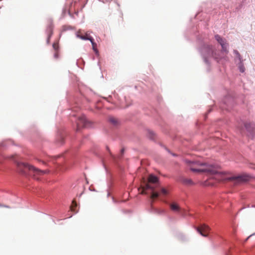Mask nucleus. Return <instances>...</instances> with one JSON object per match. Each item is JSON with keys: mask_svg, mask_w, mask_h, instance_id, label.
<instances>
[{"mask_svg": "<svg viewBox=\"0 0 255 255\" xmlns=\"http://www.w3.org/2000/svg\"><path fill=\"white\" fill-rule=\"evenodd\" d=\"M191 163L190 170L194 172H207L211 174H216L218 177H221L222 180H228L234 181L235 183H239L242 182H246L249 180V176L241 175L237 176H232L228 178L224 177V175L218 172L217 169L213 166L207 165L205 163H201L199 162H189Z\"/></svg>", "mask_w": 255, "mask_h": 255, "instance_id": "nucleus-1", "label": "nucleus"}, {"mask_svg": "<svg viewBox=\"0 0 255 255\" xmlns=\"http://www.w3.org/2000/svg\"><path fill=\"white\" fill-rule=\"evenodd\" d=\"M16 164L19 172L25 173L28 170L29 171L30 175L36 180H39L41 176L49 172L48 170H40L27 163L17 162Z\"/></svg>", "mask_w": 255, "mask_h": 255, "instance_id": "nucleus-2", "label": "nucleus"}, {"mask_svg": "<svg viewBox=\"0 0 255 255\" xmlns=\"http://www.w3.org/2000/svg\"><path fill=\"white\" fill-rule=\"evenodd\" d=\"M202 52L206 62H207V58L213 57L215 59L219 58L216 54V51H215L214 47L212 45H208L205 47L203 49Z\"/></svg>", "mask_w": 255, "mask_h": 255, "instance_id": "nucleus-3", "label": "nucleus"}, {"mask_svg": "<svg viewBox=\"0 0 255 255\" xmlns=\"http://www.w3.org/2000/svg\"><path fill=\"white\" fill-rule=\"evenodd\" d=\"M148 183L145 184L144 186H143L142 190L141 192V194H146L147 193L146 192V191L147 190L150 189L151 191L154 190L155 187L152 185L151 184H155L158 182V178L155 176L150 175L148 177Z\"/></svg>", "mask_w": 255, "mask_h": 255, "instance_id": "nucleus-4", "label": "nucleus"}, {"mask_svg": "<svg viewBox=\"0 0 255 255\" xmlns=\"http://www.w3.org/2000/svg\"><path fill=\"white\" fill-rule=\"evenodd\" d=\"M76 35L78 38H79L82 40H90L92 43L93 49L96 52V53H98V50L96 48L97 44L94 42V40L93 38L90 35L89 33H88V32H86L85 34H84V33H83V32L79 30L77 32Z\"/></svg>", "mask_w": 255, "mask_h": 255, "instance_id": "nucleus-5", "label": "nucleus"}, {"mask_svg": "<svg viewBox=\"0 0 255 255\" xmlns=\"http://www.w3.org/2000/svg\"><path fill=\"white\" fill-rule=\"evenodd\" d=\"M196 229L202 236L205 237H208L210 231V227L206 224H202L200 226L196 227Z\"/></svg>", "mask_w": 255, "mask_h": 255, "instance_id": "nucleus-6", "label": "nucleus"}, {"mask_svg": "<svg viewBox=\"0 0 255 255\" xmlns=\"http://www.w3.org/2000/svg\"><path fill=\"white\" fill-rule=\"evenodd\" d=\"M215 38L216 40L218 42V43L221 45L222 51L225 53H227L228 52V44L227 43L226 39L222 38L218 34L215 36Z\"/></svg>", "mask_w": 255, "mask_h": 255, "instance_id": "nucleus-7", "label": "nucleus"}, {"mask_svg": "<svg viewBox=\"0 0 255 255\" xmlns=\"http://www.w3.org/2000/svg\"><path fill=\"white\" fill-rule=\"evenodd\" d=\"M53 24L52 20L50 19L47 20V28H46V32L48 35L47 38V42H49V39L53 34Z\"/></svg>", "mask_w": 255, "mask_h": 255, "instance_id": "nucleus-8", "label": "nucleus"}, {"mask_svg": "<svg viewBox=\"0 0 255 255\" xmlns=\"http://www.w3.org/2000/svg\"><path fill=\"white\" fill-rule=\"evenodd\" d=\"M87 120L85 116L80 117L77 122V129H79L81 127L86 126Z\"/></svg>", "mask_w": 255, "mask_h": 255, "instance_id": "nucleus-9", "label": "nucleus"}, {"mask_svg": "<svg viewBox=\"0 0 255 255\" xmlns=\"http://www.w3.org/2000/svg\"><path fill=\"white\" fill-rule=\"evenodd\" d=\"M180 182L186 186H191L194 184V183L191 179L186 178L184 177H182L180 179Z\"/></svg>", "mask_w": 255, "mask_h": 255, "instance_id": "nucleus-10", "label": "nucleus"}, {"mask_svg": "<svg viewBox=\"0 0 255 255\" xmlns=\"http://www.w3.org/2000/svg\"><path fill=\"white\" fill-rule=\"evenodd\" d=\"M109 121L112 125L114 126H117L120 124V120L114 117H110L109 118Z\"/></svg>", "mask_w": 255, "mask_h": 255, "instance_id": "nucleus-11", "label": "nucleus"}, {"mask_svg": "<svg viewBox=\"0 0 255 255\" xmlns=\"http://www.w3.org/2000/svg\"><path fill=\"white\" fill-rule=\"evenodd\" d=\"M170 207L172 211L174 212H179L180 208L178 204L173 203L170 204Z\"/></svg>", "mask_w": 255, "mask_h": 255, "instance_id": "nucleus-12", "label": "nucleus"}, {"mask_svg": "<svg viewBox=\"0 0 255 255\" xmlns=\"http://www.w3.org/2000/svg\"><path fill=\"white\" fill-rule=\"evenodd\" d=\"M245 128L249 131L251 132V128H254L252 127V125L249 123H246L245 124Z\"/></svg>", "mask_w": 255, "mask_h": 255, "instance_id": "nucleus-13", "label": "nucleus"}, {"mask_svg": "<svg viewBox=\"0 0 255 255\" xmlns=\"http://www.w3.org/2000/svg\"><path fill=\"white\" fill-rule=\"evenodd\" d=\"M159 193L158 192H154V190L152 191V194L151 195L150 198L151 199L156 198L159 196Z\"/></svg>", "mask_w": 255, "mask_h": 255, "instance_id": "nucleus-14", "label": "nucleus"}, {"mask_svg": "<svg viewBox=\"0 0 255 255\" xmlns=\"http://www.w3.org/2000/svg\"><path fill=\"white\" fill-rule=\"evenodd\" d=\"M77 206L76 202L75 201H73L72 202V205L71 206V209L73 211H75V208Z\"/></svg>", "mask_w": 255, "mask_h": 255, "instance_id": "nucleus-15", "label": "nucleus"}, {"mask_svg": "<svg viewBox=\"0 0 255 255\" xmlns=\"http://www.w3.org/2000/svg\"><path fill=\"white\" fill-rule=\"evenodd\" d=\"M161 193L163 195H166L168 194V191L166 189L162 188L161 189Z\"/></svg>", "mask_w": 255, "mask_h": 255, "instance_id": "nucleus-16", "label": "nucleus"}, {"mask_svg": "<svg viewBox=\"0 0 255 255\" xmlns=\"http://www.w3.org/2000/svg\"><path fill=\"white\" fill-rule=\"evenodd\" d=\"M53 48L55 51H58V43L55 42L53 44Z\"/></svg>", "mask_w": 255, "mask_h": 255, "instance_id": "nucleus-17", "label": "nucleus"}, {"mask_svg": "<svg viewBox=\"0 0 255 255\" xmlns=\"http://www.w3.org/2000/svg\"><path fill=\"white\" fill-rule=\"evenodd\" d=\"M239 69H240V72H241L242 73L244 72L245 71V68L242 64H241L239 66Z\"/></svg>", "mask_w": 255, "mask_h": 255, "instance_id": "nucleus-18", "label": "nucleus"}, {"mask_svg": "<svg viewBox=\"0 0 255 255\" xmlns=\"http://www.w3.org/2000/svg\"><path fill=\"white\" fill-rule=\"evenodd\" d=\"M54 57L56 58H57L58 57V51H55V53L54 54Z\"/></svg>", "mask_w": 255, "mask_h": 255, "instance_id": "nucleus-19", "label": "nucleus"}, {"mask_svg": "<svg viewBox=\"0 0 255 255\" xmlns=\"http://www.w3.org/2000/svg\"><path fill=\"white\" fill-rule=\"evenodd\" d=\"M165 212V211L164 210H160L158 211V213H164Z\"/></svg>", "mask_w": 255, "mask_h": 255, "instance_id": "nucleus-20", "label": "nucleus"}, {"mask_svg": "<svg viewBox=\"0 0 255 255\" xmlns=\"http://www.w3.org/2000/svg\"><path fill=\"white\" fill-rule=\"evenodd\" d=\"M124 149H122V150H121V152H122V153L124 152Z\"/></svg>", "mask_w": 255, "mask_h": 255, "instance_id": "nucleus-21", "label": "nucleus"}]
</instances>
